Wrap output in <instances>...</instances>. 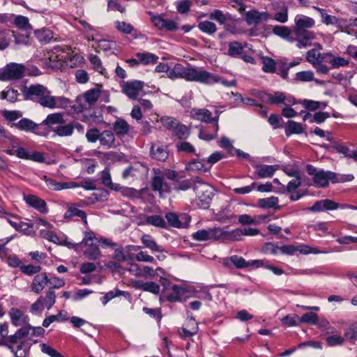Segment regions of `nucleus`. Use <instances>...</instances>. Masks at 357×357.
I'll list each match as a JSON object with an SVG mask.
<instances>
[{
	"label": "nucleus",
	"instance_id": "nucleus-1",
	"mask_svg": "<svg viewBox=\"0 0 357 357\" xmlns=\"http://www.w3.org/2000/svg\"><path fill=\"white\" fill-rule=\"evenodd\" d=\"M294 22L293 31L298 37L296 47L302 49L310 46L312 45L311 40L315 38V34L308 29L314 26V19L305 15H298L295 17Z\"/></svg>",
	"mask_w": 357,
	"mask_h": 357
},
{
	"label": "nucleus",
	"instance_id": "nucleus-2",
	"mask_svg": "<svg viewBox=\"0 0 357 357\" xmlns=\"http://www.w3.org/2000/svg\"><path fill=\"white\" fill-rule=\"evenodd\" d=\"M21 92L24 100L36 101L43 107H47L44 102L51 94V91L47 87L40 84L23 86L21 88Z\"/></svg>",
	"mask_w": 357,
	"mask_h": 357
},
{
	"label": "nucleus",
	"instance_id": "nucleus-3",
	"mask_svg": "<svg viewBox=\"0 0 357 357\" xmlns=\"http://www.w3.org/2000/svg\"><path fill=\"white\" fill-rule=\"evenodd\" d=\"M197 183L194 182V190L197 195V205L203 209L208 208L214 195L213 188L206 183L196 177Z\"/></svg>",
	"mask_w": 357,
	"mask_h": 357
},
{
	"label": "nucleus",
	"instance_id": "nucleus-4",
	"mask_svg": "<svg viewBox=\"0 0 357 357\" xmlns=\"http://www.w3.org/2000/svg\"><path fill=\"white\" fill-rule=\"evenodd\" d=\"M186 81L197 82L206 85H212L218 82V75L211 73L202 68L187 67Z\"/></svg>",
	"mask_w": 357,
	"mask_h": 357
},
{
	"label": "nucleus",
	"instance_id": "nucleus-5",
	"mask_svg": "<svg viewBox=\"0 0 357 357\" xmlns=\"http://www.w3.org/2000/svg\"><path fill=\"white\" fill-rule=\"evenodd\" d=\"M307 173L312 177L315 185L319 188H326L328 185L329 181L333 183L336 173L331 171L318 169L312 165L307 164L305 167Z\"/></svg>",
	"mask_w": 357,
	"mask_h": 357
},
{
	"label": "nucleus",
	"instance_id": "nucleus-6",
	"mask_svg": "<svg viewBox=\"0 0 357 357\" xmlns=\"http://www.w3.org/2000/svg\"><path fill=\"white\" fill-rule=\"evenodd\" d=\"M257 96L262 101L271 105H279L283 104L285 106H291L300 102L292 96H287L281 91H276L274 93L260 91L258 93Z\"/></svg>",
	"mask_w": 357,
	"mask_h": 357
},
{
	"label": "nucleus",
	"instance_id": "nucleus-7",
	"mask_svg": "<svg viewBox=\"0 0 357 357\" xmlns=\"http://www.w3.org/2000/svg\"><path fill=\"white\" fill-rule=\"evenodd\" d=\"M100 92L98 89H91L86 91L82 96L77 97L75 104L72 106L73 114H79L86 109V103L89 107L94 105L100 96Z\"/></svg>",
	"mask_w": 357,
	"mask_h": 357
},
{
	"label": "nucleus",
	"instance_id": "nucleus-8",
	"mask_svg": "<svg viewBox=\"0 0 357 357\" xmlns=\"http://www.w3.org/2000/svg\"><path fill=\"white\" fill-rule=\"evenodd\" d=\"M223 265L229 268L234 267L241 269L252 266H255L256 267L264 266V263L261 260L245 261V259L241 256L232 255L223 259Z\"/></svg>",
	"mask_w": 357,
	"mask_h": 357
},
{
	"label": "nucleus",
	"instance_id": "nucleus-9",
	"mask_svg": "<svg viewBox=\"0 0 357 357\" xmlns=\"http://www.w3.org/2000/svg\"><path fill=\"white\" fill-rule=\"evenodd\" d=\"M26 73V68L22 64L11 63L0 72V80H17L21 79Z\"/></svg>",
	"mask_w": 357,
	"mask_h": 357
},
{
	"label": "nucleus",
	"instance_id": "nucleus-10",
	"mask_svg": "<svg viewBox=\"0 0 357 357\" xmlns=\"http://www.w3.org/2000/svg\"><path fill=\"white\" fill-rule=\"evenodd\" d=\"M120 86L123 93L130 99L136 100L143 90L144 83L139 80L123 81Z\"/></svg>",
	"mask_w": 357,
	"mask_h": 357
},
{
	"label": "nucleus",
	"instance_id": "nucleus-11",
	"mask_svg": "<svg viewBox=\"0 0 357 357\" xmlns=\"http://www.w3.org/2000/svg\"><path fill=\"white\" fill-rule=\"evenodd\" d=\"M222 231L220 228H211L208 229H200L192 234V238L197 241H205L208 240L218 241L222 238Z\"/></svg>",
	"mask_w": 357,
	"mask_h": 357
},
{
	"label": "nucleus",
	"instance_id": "nucleus-12",
	"mask_svg": "<svg viewBox=\"0 0 357 357\" xmlns=\"http://www.w3.org/2000/svg\"><path fill=\"white\" fill-rule=\"evenodd\" d=\"M190 114L195 120L213 125L218 124L219 115L218 114L216 116L213 117L211 112L206 108H194L190 111Z\"/></svg>",
	"mask_w": 357,
	"mask_h": 357
},
{
	"label": "nucleus",
	"instance_id": "nucleus-13",
	"mask_svg": "<svg viewBox=\"0 0 357 357\" xmlns=\"http://www.w3.org/2000/svg\"><path fill=\"white\" fill-rule=\"evenodd\" d=\"M46 107L54 109V108H63L68 109L70 107V112L73 113L71 101L63 96H53L50 94V97H47V100L44 102Z\"/></svg>",
	"mask_w": 357,
	"mask_h": 357
},
{
	"label": "nucleus",
	"instance_id": "nucleus-14",
	"mask_svg": "<svg viewBox=\"0 0 357 357\" xmlns=\"http://www.w3.org/2000/svg\"><path fill=\"white\" fill-rule=\"evenodd\" d=\"M340 205L329 199L317 201L314 204L308 208L309 211L318 213L326 211H334L339 208Z\"/></svg>",
	"mask_w": 357,
	"mask_h": 357
},
{
	"label": "nucleus",
	"instance_id": "nucleus-15",
	"mask_svg": "<svg viewBox=\"0 0 357 357\" xmlns=\"http://www.w3.org/2000/svg\"><path fill=\"white\" fill-rule=\"evenodd\" d=\"M271 15L266 11L259 12L257 10H249L245 13V20L248 24H258L263 21H267Z\"/></svg>",
	"mask_w": 357,
	"mask_h": 357
},
{
	"label": "nucleus",
	"instance_id": "nucleus-16",
	"mask_svg": "<svg viewBox=\"0 0 357 357\" xmlns=\"http://www.w3.org/2000/svg\"><path fill=\"white\" fill-rule=\"evenodd\" d=\"M11 323L15 326H24L29 324V318L19 308L12 307L8 312Z\"/></svg>",
	"mask_w": 357,
	"mask_h": 357
},
{
	"label": "nucleus",
	"instance_id": "nucleus-17",
	"mask_svg": "<svg viewBox=\"0 0 357 357\" xmlns=\"http://www.w3.org/2000/svg\"><path fill=\"white\" fill-rule=\"evenodd\" d=\"M24 199L29 206L36 208L40 213L45 214L48 212L46 202L39 197L34 195H28L24 196Z\"/></svg>",
	"mask_w": 357,
	"mask_h": 357
},
{
	"label": "nucleus",
	"instance_id": "nucleus-18",
	"mask_svg": "<svg viewBox=\"0 0 357 357\" xmlns=\"http://www.w3.org/2000/svg\"><path fill=\"white\" fill-rule=\"evenodd\" d=\"M172 292L167 296V300L171 303L184 302L186 301V293L188 291L186 288L174 284L172 287Z\"/></svg>",
	"mask_w": 357,
	"mask_h": 357
},
{
	"label": "nucleus",
	"instance_id": "nucleus-19",
	"mask_svg": "<svg viewBox=\"0 0 357 357\" xmlns=\"http://www.w3.org/2000/svg\"><path fill=\"white\" fill-rule=\"evenodd\" d=\"M66 206L68 208L63 215L65 219H71L77 216L79 218L85 225H87V215L84 211L77 208L76 204L74 203L68 202Z\"/></svg>",
	"mask_w": 357,
	"mask_h": 357
},
{
	"label": "nucleus",
	"instance_id": "nucleus-20",
	"mask_svg": "<svg viewBox=\"0 0 357 357\" xmlns=\"http://www.w3.org/2000/svg\"><path fill=\"white\" fill-rule=\"evenodd\" d=\"M254 167L256 169V171L254 173V176L251 177L252 178L272 177L276 170L273 165H255Z\"/></svg>",
	"mask_w": 357,
	"mask_h": 357
},
{
	"label": "nucleus",
	"instance_id": "nucleus-21",
	"mask_svg": "<svg viewBox=\"0 0 357 357\" xmlns=\"http://www.w3.org/2000/svg\"><path fill=\"white\" fill-rule=\"evenodd\" d=\"M150 155L156 160L165 162L168 158L169 152L162 145L155 144L151 147Z\"/></svg>",
	"mask_w": 357,
	"mask_h": 357
},
{
	"label": "nucleus",
	"instance_id": "nucleus-22",
	"mask_svg": "<svg viewBox=\"0 0 357 357\" xmlns=\"http://www.w3.org/2000/svg\"><path fill=\"white\" fill-rule=\"evenodd\" d=\"M11 126L21 131L35 132V130L38 128L39 125L29 119L23 118L18 122L13 123ZM36 133L37 132H36Z\"/></svg>",
	"mask_w": 357,
	"mask_h": 357
},
{
	"label": "nucleus",
	"instance_id": "nucleus-23",
	"mask_svg": "<svg viewBox=\"0 0 357 357\" xmlns=\"http://www.w3.org/2000/svg\"><path fill=\"white\" fill-rule=\"evenodd\" d=\"M49 282V278L46 273L37 274L35 275L32 284L31 289L33 292L38 294L43 290L45 285Z\"/></svg>",
	"mask_w": 357,
	"mask_h": 357
},
{
	"label": "nucleus",
	"instance_id": "nucleus-24",
	"mask_svg": "<svg viewBox=\"0 0 357 357\" xmlns=\"http://www.w3.org/2000/svg\"><path fill=\"white\" fill-rule=\"evenodd\" d=\"M112 129L118 137H123L128 134L130 126L123 119L118 118L114 122Z\"/></svg>",
	"mask_w": 357,
	"mask_h": 357
},
{
	"label": "nucleus",
	"instance_id": "nucleus-25",
	"mask_svg": "<svg viewBox=\"0 0 357 357\" xmlns=\"http://www.w3.org/2000/svg\"><path fill=\"white\" fill-rule=\"evenodd\" d=\"M66 121L63 119V115L61 113H53L48 114L46 119L41 123L43 126H47L50 128H54V125L64 124Z\"/></svg>",
	"mask_w": 357,
	"mask_h": 357
},
{
	"label": "nucleus",
	"instance_id": "nucleus-26",
	"mask_svg": "<svg viewBox=\"0 0 357 357\" xmlns=\"http://www.w3.org/2000/svg\"><path fill=\"white\" fill-rule=\"evenodd\" d=\"M279 199L278 197L271 196L267 198L259 199L257 205L261 208H273L275 210L280 209L278 204Z\"/></svg>",
	"mask_w": 357,
	"mask_h": 357
},
{
	"label": "nucleus",
	"instance_id": "nucleus-27",
	"mask_svg": "<svg viewBox=\"0 0 357 357\" xmlns=\"http://www.w3.org/2000/svg\"><path fill=\"white\" fill-rule=\"evenodd\" d=\"M151 188L153 191H158L160 192H169V186L163 180L162 176L160 175H155L153 177L151 181Z\"/></svg>",
	"mask_w": 357,
	"mask_h": 357
},
{
	"label": "nucleus",
	"instance_id": "nucleus-28",
	"mask_svg": "<svg viewBox=\"0 0 357 357\" xmlns=\"http://www.w3.org/2000/svg\"><path fill=\"white\" fill-rule=\"evenodd\" d=\"M100 144L107 149L116 146L115 137L114 132L111 130H104L100 132Z\"/></svg>",
	"mask_w": 357,
	"mask_h": 357
},
{
	"label": "nucleus",
	"instance_id": "nucleus-29",
	"mask_svg": "<svg viewBox=\"0 0 357 357\" xmlns=\"http://www.w3.org/2000/svg\"><path fill=\"white\" fill-rule=\"evenodd\" d=\"M141 241L145 248H149L152 252H164V248L161 245H158L149 234H143L141 237Z\"/></svg>",
	"mask_w": 357,
	"mask_h": 357
},
{
	"label": "nucleus",
	"instance_id": "nucleus-30",
	"mask_svg": "<svg viewBox=\"0 0 357 357\" xmlns=\"http://www.w3.org/2000/svg\"><path fill=\"white\" fill-rule=\"evenodd\" d=\"M187 67H184L181 63H176L173 68L169 69L167 75L172 79L182 78L186 80Z\"/></svg>",
	"mask_w": 357,
	"mask_h": 357
},
{
	"label": "nucleus",
	"instance_id": "nucleus-31",
	"mask_svg": "<svg viewBox=\"0 0 357 357\" xmlns=\"http://www.w3.org/2000/svg\"><path fill=\"white\" fill-rule=\"evenodd\" d=\"M135 287L144 291L151 292L154 294H158L160 289V285L154 282H137L135 284Z\"/></svg>",
	"mask_w": 357,
	"mask_h": 357
},
{
	"label": "nucleus",
	"instance_id": "nucleus-32",
	"mask_svg": "<svg viewBox=\"0 0 357 357\" xmlns=\"http://www.w3.org/2000/svg\"><path fill=\"white\" fill-rule=\"evenodd\" d=\"M136 57L139 63L144 65H148L150 63H155L158 60V56L155 54L150 52H138L136 54Z\"/></svg>",
	"mask_w": 357,
	"mask_h": 357
},
{
	"label": "nucleus",
	"instance_id": "nucleus-33",
	"mask_svg": "<svg viewBox=\"0 0 357 357\" xmlns=\"http://www.w3.org/2000/svg\"><path fill=\"white\" fill-rule=\"evenodd\" d=\"M52 131L59 137H69L72 135L74 132V126H73L72 123L67 125L61 124L52 128Z\"/></svg>",
	"mask_w": 357,
	"mask_h": 357
},
{
	"label": "nucleus",
	"instance_id": "nucleus-34",
	"mask_svg": "<svg viewBox=\"0 0 357 357\" xmlns=\"http://www.w3.org/2000/svg\"><path fill=\"white\" fill-rule=\"evenodd\" d=\"M243 52L242 44L238 41L230 42L228 45L227 55L231 57H238Z\"/></svg>",
	"mask_w": 357,
	"mask_h": 357
},
{
	"label": "nucleus",
	"instance_id": "nucleus-35",
	"mask_svg": "<svg viewBox=\"0 0 357 357\" xmlns=\"http://www.w3.org/2000/svg\"><path fill=\"white\" fill-rule=\"evenodd\" d=\"M88 248L84 251V255L90 260L98 259L101 254L98 245L91 242L90 245H87Z\"/></svg>",
	"mask_w": 357,
	"mask_h": 357
},
{
	"label": "nucleus",
	"instance_id": "nucleus-36",
	"mask_svg": "<svg viewBox=\"0 0 357 357\" xmlns=\"http://www.w3.org/2000/svg\"><path fill=\"white\" fill-rule=\"evenodd\" d=\"M303 132V129L301 123L294 121H288L285 128V134L287 136H289L293 134H301Z\"/></svg>",
	"mask_w": 357,
	"mask_h": 357
},
{
	"label": "nucleus",
	"instance_id": "nucleus-37",
	"mask_svg": "<svg viewBox=\"0 0 357 357\" xmlns=\"http://www.w3.org/2000/svg\"><path fill=\"white\" fill-rule=\"evenodd\" d=\"M147 224L153 225L160 228H167V225L164 218L159 215H153L148 216L146 219Z\"/></svg>",
	"mask_w": 357,
	"mask_h": 357
},
{
	"label": "nucleus",
	"instance_id": "nucleus-38",
	"mask_svg": "<svg viewBox=\"0 0 357 357\" xmlns=\"http://www.w3.org/2000/svg\"><path fill=\"white\" fill-rule=\"evenodd\" d=\"M34 34L40 43H48L53 38L52 32L48 29L36 30L35 31Z\"/></svg>",
	"mask_w": 357,
	"mask_h": 357
},
{
	"label": "nucleus",
	"instance_id": "nucleus-39",
	"mask_svg": "<svg viewBox=\"0 0 357 357\" xmlns=\"http://www.w3.org/2000/svg\"><path fill=\"white\" fill-rule=\"evenodd\" d=\"M198 28L204 33L212 35L217 31V27L215 23L211 21H203L198 24Z\"/></svg>",
	"mask_w": 357,
	"mask_h": 357
},
{
	"label": "nucleus",
	"instance_id": "nucleus-40",
	"mask_svg": "<svg viewBox=\"0 0 357 357\" xmlns=\"http://www.w3.org/2000/svg\"><path fill=\"white\" fill-rule=\"evenodd\" d=\"M219 130V125H213L212 131L208 132L206 130H201L199 133L200 139L205 141H211L216 138L218 135V131Z\"/></svg>",
	"mask_w": 357,
	"mask_h": 357
},
{
	"label": "nucleus",
	"instance_id": "nucleus-41",
	"mask_svg": "<svg viewBox=\"0 0 357 357\" xmlns=\"http://www.w3.org/2000/svg\"><path fill=\"white\" fill-rule=\"evenodd\" d=\"M344 336L346 340L354 343L357 340V323H353L345 330Z\"/></svg>",
	"mask_w": 357,
	"mask_h": 357
},
{
	"label": "nucleus",
	"instance_id": "nucleus-42",
	"mask_svg": "<svg viewBox=\"0 0 357 357\" xmlns=\"http://www.w3.org/2000/svg\"><path fill=\"white\" fill-rule=\"evenodd\" d=\"M243 233L241 229L237 228L230 231H222V238H225L229 241H241Z\"/></svg>",
	"mask_w": 357,
	"mask_h": 357
},
{
	"label": "nucleus",
	"instance_id": "nucleus-43",
	"mask_svg": "<svg viewBox=\"0 0 357 357\" xmlns=\"http://www.w3.org/2000/svg\"><path fill=\"white\" fill-rule=\"evenodd\" d=\"M263 67L262 70L268 73L276 72V63L274 59L265 56L262 58Z\"/></svg>",
	"mask_w": 357,
	"mask_h": 357
},
{
	"label": "nucleus",
	"instance_id": "nucleus-44",
	"mask_svg": "<svg viewBox=\"0 0 357 357\" xmlns=\"http://www.w3.org/2000/svg\"><path fill=\"white\" fill-rule=\"evenodd\" d=\"M56 303V294L52 289H50L45 294V296L43 297V305L50 310Z\"/></svg>",
	"mask_w": 357,
	"mask_h": 357
},
{
	"label": "nucleus",
	"instance_id": "nucleus-45",
	"mask_svg": "<svg viewBox=\"0 0 357 357\" xmlns=\"http://www.w3.org/2000/svg\"><path fill=\"white\" fill-rule=\"evenodd\" d=\"M209 18L211 20H215L220 24H225L229 20V15L224 14L220 10H214L210 15Z\"/></svg>",
	"mask_w": 357,
	"mask_h": 357
},
{
	"label": "nucleus",
	"instance_id": "nucleus-46",
	"mask_svg": "<svg viewBox=\"0 0 357 357\" xmlns=\"http://www.w3.org/2000/svg\"><path fill=\"white\" fill-rule=\"evenodd\" d=\"M115 27L116 29L122 33L124 34H131L132 31H135L134 26L129 23L126 22H115Z\"/></svg>",
	"mask_w": 357,
	"mask_h": 357
},
{
	"label": "nucleus",
	"instance_id": "nucleus-47",
	"mask_svg": "<svg viewBox=\"0 0 357 357\" xmlns=\"http://www.w3.org/2000/svg\"><path fill=\"white\" fill-rule=\"evenodd\" d=\"M328 63L331 65V68H338L342 66H347L349 65V61L341 56H332L329 58Z\"/></svg>",
	"mask_w": 357,
	"mask_h": 357
},
{
	"label": "nucleus",
	"instance_id": "nucleus-48",
	"mask_svg": "<svg viewBox=\"0 0 357 357\" xmlns=\"http://www.w3.org/2000/svg\"><path fill=\"white\" fill-rule=\"evenodd\" d=\"M174 134L180 139H185L189 135V129L185 125L178 124L173 129Z\"/></svg>",
	"mask_w": 357,
	"mask_h": 357
},
{
	"label": "nucleus",
	"instance_id": "nucleus-49",
	"mask_svg": "<svg viewBox=\"0 0 357 357\" xmlns=\"http://www.w3.org/2000/svg\"><path fill=\"white\" fill-rule=\"evenodd\" d=\"M89 59L91 64H93L95 70H96L102 75L105 74L106 70L102 66V62L97 55L91 54L89 57Z\"/></svg>",
	"mask_w": 357,
	"mask_h": 357
},
{
	"label": "nucleus",
	"instance_id": "nucleus-50",
	"mask_svg": "<svg viewBox=\"0 0 357 357\" xmlns=\"http://www.w3.org/2000/svg\"><path fill=\"white\" fill-rule=\"evenodd\" d=\"M199 330L198 324L194 323L192 327L190 329H188L185 327H182L178 330L180 335L183 338L190 337L195 335Z\"/></svg>",
	"mask_w": 357,
	"mask_h": 357
},
{
	"label": "nucleus",
	"instance_id": "nucleus-51",
	"mask_svg": "<svg viewBox=\"0 0 357 357\" xmlns=\"http://www.w3.org/2000/svg\"><path fill=\"white\" fill-rule=\"evenodd\" d=\"M14 23L15 26L20 29L28 30L31 28L28 17L25 16L19 15L16 17Z\"/></svg>",
	"mask_w": 357,
	"mask_h": 357
},
{
	"label": "nucleus",
	"instance_id": "nucleus-52",
	"mask_svg": "<svg viewBox=\"0 0 357 357\" xmlns=\"http://www.w3.org/2000/svg\"><path fill=\"white\" fill-rule=\"evenodd\" d=\"M281 322L287 326H295L299 324L300 319L296 314H287L281 319Z\"/></svg>",
	"mask_w": 357,
	"mask_h": 357
},
{
	"label": "nucleus",
	"instance_id": "nucleus-53",
	"mask_svg": "<svg viewBox=\"0 0 357 357\" xmlns=\"http://www.w3.org/2000/svg\"><path fill=\"white\" fill-rule=\"evenodd\" d=\"M273 33L282 38H288L291 34V30L287 26L276 25L273 28Z\"/></svg>",
	"mask_w": 357,
	"mask_h": 357
},
{
	"label": "nucleus",
	"instance_id": "nucleus-54",
	"mask_svg": "<svg viewBox=\"0 0 357 357\" xmlns=\"http://www.w3.org/2000/svg\"><path fill=\"white\" fill-rule=\"evenodd\" d=\"M238 223L242 225H257L259 220L248 214H243L238 216Z\"/></svg>",
	"mask_w": 357,
	"mask_h": 357
},
{
	"label": "nucleus",
	"instance_id": "nucleus-55",
	"mask_svg": "<svg viewBox=\"0 0 357 357\" xmlns=\"http://www.w3.org/2000/svg\"><path fill=\"white\" fill-rule=\"evenodd\" d=\"M20 271L27 275H33L34 274L39 273L41 271V266H34L32 264L22 265L20 266Z\"/></svg>",
	"mask_w": 357,
	"mask_h": 357
},
{
	"label": "nucleus",
	"instance_id": "nucleus-56",
	"mask_svg": "<svg viewBox=\"0 0 357 357\" xmlns=\"http://www.w3.org/2000/svg\"><path fill=\"white\" fill-rule=\"evenodd\" d=\"M11 31H2L0 34V50L6 49L10 43Z\"/></svg>",
	"mask_w": 357,
	"mask_h": 357
},
{
	"label": "nucleus",
	"instance_id": "nucleus-57",
	"mask_svg": "<svg viewBox=\"0 0 357 357\" xmlns=\"http://www.w3.org/2000/svg\"><path fill=\"white\" fill-rule=\"evenodd\" d=\"M295 79L301 82H310L314 80V73L310 71H301L296 74Z\"/></svg>",
	"mask_w": 357,
	"mask_h": 357
},
{
	"label": "nucleus",
	"instance_id": "nucleus-58",
	"mask_svg": "<svg viewBox=\"0 0 357 357\" xmlns=\"http://www.w3.org/2000/svg\"><path fill=\"white\" fill-rule=\"evenodd\" d=\"M300 323H305L308 324H315L318 320V316L314 312H307L299 317Z\"/></svg>",
	"mask_w": 357,
	"mask_h": 357
},
{
	"label": "nucleus",
	"instance_id": "nucleus-59",
	"mask_svg": "<svg viewBox=\"0 0 357 357\" xmlns=\"http://www.w3.org/2000/svg\"><path fill=\"white\" fill-rule=\"evenodd\" d=\"M100 132L98 128H91L86 131V137L89 142L95 143L100 140Z\"/></svg>",
	"mask_w": 357,
	"mask_h": 357
},
{
	"label": "nucleus",
	"instance_id": "nucleus-60",
	"mask_svg": "<svg viewBox=\"0 0 357 357\" xmlns=\"http://www.w3.org/2000/svg\"><path fill=\"white\" fill-rule=\"evenodd\" d=\"M3 116L8 121L13 122L22 116V113L18 110H5L2 113Z\"/></svg>",
	"mask_w": 357,
	"mask_h": 357
},
{
	"label": "nucleus",
	"instance_id": "nucleus-61",
	"mask_svg": "<svg viewBox=\"0 0 357 357\" xmlns=\"http://www.w3.org/2000/svg\"><path fill=\"white\" fill-rule=\"evenodd\" d=\"M167 222L174 227L179 228L181 227V222L178 215L174 213H167L165 215Z\"/></svg>",
	"mask_w": 357,
	"mask_h": 357
},
{
	"label": "nucleus",
	"instance_id": "nucleus-62",
	"mask_svg": "<svg viewBox=\"0 0 357 357\" xmlns=\"http://www.w3.org/2000/svg\"><path fill=\"white\" fill-rule=\"evenodd\" d=\"M330 117V114L326 112H315L310 119V122L311 123H321L325 121V120Z\"/></svg>",
	"mask_w": 357,
	"mask_h": 357
},
{
	"label": "nucleus",
	"instance_id": "nucleus-63",
	"mask_svg": "<svg viewBox=\"0 0 357 357\" xmlns=\"http://www.w3.org/2000/svg\"><path fill=\"white\" fill-rule=\"evenodd\" d=\"M1 142L5 144L6 146L13 148L17 149L20 146V139L16 137L10 135L9 132L6 134V137H5V141Z\"/></svg>",
	"mask_w": 357,
	"mask_h": 357
},
{
	"label": "nucleus",
	"instance_id": "nucleus-64",
	"mask_svg": "<svg viewBox=\"0 0 357 357\" xmlns=\"http://www.w3.org/2000/svg\"><path fill=\"white\" fill-rule=\"evenodd\" d=\"M41 350L43 353L47 354L50 357H65L61 354L58 352L54 348L47 345L45 343L40 344Z\"/></svg>",
	"mask_w": 357,
	"mask_h": 357
}]
</instances>
